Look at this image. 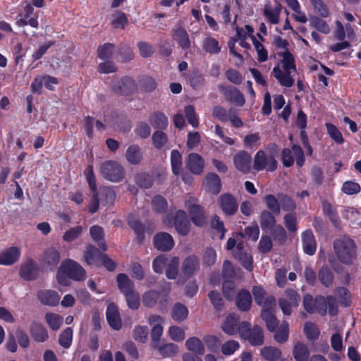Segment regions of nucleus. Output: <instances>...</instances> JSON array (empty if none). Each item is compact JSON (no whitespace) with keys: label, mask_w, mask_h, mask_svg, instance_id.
I'll list each match as a JSON object with an SVG mask.
<instances>
[{"label":"nucleus","mask_w":361,"mask_h":361,"mask_svg":"<svg viewBox=\"0 0 361 361\" xmlns=\"http://www.w3.org/2000/svg\"><path fill=\"white\" fill-rule=\"evenodd\" d=\"M274 43L280 49L277 54L281 59L273 68L274 76L281 86L290 87L294 84L293 74L296 72L295 59L293 54L287 49L288 43L286 39L276 37Z\"/></svg>","instance_id":"f257e3e1"},{"label":"nucleus","mask_w":361,"mask_h":361,"mask_svg":"<svg viewBox=\"0 0 361 361\" xmlns=\"http://www.w3.org/2000/svg\"><path fill=\"white\" fill-rule=\"evenodd\" d=\"M303 306L309 313L317 312L321 314H325L329 312L331 315H335L337 313L336 300L331 296L326 298L319 296L314 300L310 295H306L303 298Z\"/></svg>","instance_id":"f03ea898"},{"label":"nucleus","mask_w":361,"mask_h":361,"mask_svg":"<svg viewBox=\"0 0 361 361\" xmlns=\"http://www.w3.org/2000/svg\"><path fill=\"white\" fill-rule=\"evenodd\" d=\"M85 276V269L76 262L69 259L60 266L56 279L60 285L67 286L70 284V279L80 281Z\"/></svg>","instance_id":"7ed1b4c3"},{"label":"nucleus","mask_w":361,"mask_h":361,"mask_svg":"<svg viewBox=\"0 0 361 361\" xmlns=\"http://www.w3.org/2000/svg\"><path fill=\"white\" fill-rule=\"evenodd\" d=\"M334 250L338 259L344 264H350L355 258V245L349 238L337 239L334 242Z\"/></svg>","instance_id":"20e7f679"},{"label":"nucleus","mask_w":361,"mask_h":361,"mask_svg":"<svg viewBox=\"0 0 361 361\" xmlns=\"http://www.w3.org/2000/svg\"><path fill=\"white\" fill-rule=\"evenodd\" d=\"M235 243L234 238H229L227 241V249L233 250L234 257L240 260L246 269L251 271L252 269V257L248 249L240 243H238L236 246Z\"/></svg>","instance_id":"39448f33"},{"label":"nucleus","mask_w":361,"mask_h":361,"mask_svg":"<svg viewBox=\"0 0 361 361\" xmlns=\"http://www.w3.org/2000/svg\"><path fill=\"white\" fill-rule=\"evenodd\" d=\"M170 290L171 288L169 283H166L161 289L162 295L159 291L154 290H148L142 295V303L146 307H152L155 306L159 300L160 307H164L168 302L166 296Z\"/></svg>","instance_id":"423d86ee"},{"label":"nucleus","mask_w":361,"mask_h":361,"mask_svg":"<svg viewBox=\"0 0 361 361\" xmlns=\"http://www.w3.org/2000/svg\"><path fill=\"white\" fill-rule=\"evenodd\" d=\"M100 172L104 178L112 182L121 181L125 175L123 167L114 161L103 163L100 166Z\"/></svg>","instance_id":"0eeeda50"},{"label":"nucleus","mask_w":361,"mask_h":361,"mask_svg":"<svg viewBox=\"0 0 361 361\" xmlns=\"http://www.w3.org/2000/svg\"><path fill=\"white\" fill-rule=\"evenodd\" d=\"M240 334L241 337L249 341L252 345H260L264 342L262 329L258 326L250 329V324L243 322L240 325Z\"/></svg>","instance_id":"6e6552de"},{"label":"nucleus","mask_w":361,"mask_h":361,"mask_svg":"<svg viewBox=\"0 0 361 361\" xmlns=\"http://www.w3.org/2000/svg\"><path fill=\"white\" fill-rule=\"evenodd\" d=\"M164 224L167 226H174L178 234L186 235L190 229V223L188 219L185 212L178 210L176 213L173 220L166 217L164 220Z\"/></svg>","instance_id":"1a4fd4ad"},{"label":"nucleus","mask_w":361,"mask_h":361,"mask_svg":"<svg viewBox=\"0 0 361 361\" xmlns=\"http://www.w3.org/2000/svg\"><path fill=\"white\" fill-rule=\"evenodd\" d=\"M253 167L257 171L267 169L272 171L276 169L277 162L272 154L259 150L255 156Z\"/></svg>","instance_id":"9d476101"},{"label":"nucleus","mask_w":361,"mask_h":361,"mask_svg":"<svg viewBox=\"0 0 361 361\" xmlns=\"http://www.w3.org/2000/svg\"><path fill=\"white\" fill-rule=\"evenodd\" d=\"M276 311V303H273L271 300L268 301L261 311V317L265 322L267 329L271 332L275 331L279 325V321L275 316Z\"/></svg>","instance_id":"9b49d317"},{"label":"nucleus","mask_w":361,"mask_h":361,"mask_svg":"<svg viewBox=\"0 0 361 361\" xmlns=\"http://www.w3.org/2000/svg\"><path fill=\"white\" fill-rule=\"evenodd\" d=\"M295 159L298 166H302L305 161L304 153L300 146L293 145L291 149H286L283 151L282 161L285 166L293 165Z\"/></svg>","instance_id":"f8f14e48"},{"label":"nucleus","mask_w":361,"mask_h":361,"mask_svg":"<svg viewBox=\"0 0 361 361\" xmlns=\"http://www.w3.org/2000/svg\"><path fill=\"white\" fill-rule=\"evenodd\" d=\"M164 322V318L157 314H152L147 319V322L152 326L150 336L153 348H158V344L164 331L162 326Z\"/></svg>","instance_id":"ddd939ff"},{"label":"nucleus","mask_w":361,"mask_h":361,"mask_svg":"<svg viewBox=\"0 0 361 361\" xmlns=\"http://www.w3.org/2000/svg\"><path fill=\"white\" fill-rule=\"evenodd\" d=\"M300 298L294 290H287L285 295L279 300V306L283 313L290 315L293 308L298 306Z\"/></svg>","instance_id":"4468645a"},{"label":"nucleus","mask_w":361,"mask_h":361,"mask_svg":"<svg viewBox=\"0 0 361 361\" xmlns=\"http://www.w3.org/2000/svg\"><path fill=\"white\" fill-rule=\"evenodd\" d=\"M185 206L189 210L192 223L197 226H202L205 223V216L202 207L196 204V200L190 198L186 200Z\"/></svg>","instance_id":"2eb2a0df"},{"label":"nucleus","mask_w":361,"mask_h":361,"mask_svg":"<svg viewBox=\"0 0 361 361\" xmlns=\"http://www.w3.org/2000/svg\"><path fill=\"white\" fill-rule=\"evenodd\" d=\"M33 12V8L30 4H26L23 11L20 13L16 18V24L18 27H24L27 25L37 28L38 27L37 16L30 17Z\"/></svg>","instance_id":"dca6fc26"},{"label":"nucleus","mask_w":361,"mask_h":361,"mask_svg":"<svg viewBox=\"0 0 361 361\" xmlns=\"http://www.w3.org/2000/svg\"><path fill=\"white\" fill-rule=\"evenodd\" d=\"M235 168L243 173H247L252 169V157L245 151H239L233 158Z\"/></svg>","instance_id":"f3484780"},{"label":"nucleus","mask_w":361,"mask_h":361,"mask_svg":"<svg viewBox=\"0 0 361 361\" xmlns=\"http://www.w3.org/2000/svg\"><path fill=\"white\" fill-rule=\"evenodd\" d=\"M106 314L110 326L115 330H119L121 328L122 322L118 307L114 303L109 304Z\"/></svg>","instance_id":"a211bd4d"},{"label":"nucleus","mask_w":361,"mask_h":361,"mask_svg":"<svg viewBox=\"0 0 361 361\" xmlns=\"http://www.w3.org/2000/svg\"><path fill=\"white\" fill-rule=\"evenodd\" d=\"M154 244L157 249L161 251H168L173 248L174 241L170 234L162 232L154 236Z\"/></svg>","instance_id":"6ab92c4d"},{"label":"nucleus","mask_w":361,"mask_h":361,"mask_svg":"<svg viewBox=\"0 0 361 361\" xmlns=\"http://www.w3.org/2000/svg\"><path fill=\"white\" fill-rule=\"evenodd\" d=\"M186 166L191 173L199 175L203 171L204 161L200 155L191 153L187 159Z\"/></svg>","instance_id":"aec40b11"},{"label":"nucleus","mask_w":361,"mask_h":361,"mask_svg":"<svg viewBox=\"0 0 361 361\" xmlns=\"http://www.w3.org/2000/svg\"><path fill=\"white\" fill-rule=\"evenodd\" d=\"M37 297L43 305L51 307L58 305L60 301L59 293L52 290H42L38 292Z\"/></svg>","instance_id":"412c9836"},{"label":"nucleus","mask_w":361,"mask_h":361,"mask_svg":"<svg viewBox=\"0 0 361 361\" xmlns=\"http://www.w3.org/2000/svg\"><path fill=\"white\" fill-rule=\"evenodd\" d=\"M20 256V248L18 247H11L0 253V264L11 265L19 259Z\"/></svg>","instance_id":"4be33fe9"},{"label":"nucleus","mask_w":361,"mask_h":361,"mask_svg":"<svg viewBox=\"0 0 361 361\" xmlns=\"http://www.w3.org/2000/svg\"><path fill=\"white\" fill-rule=\"evenodd\" d=\"M199 268L200 262L198 258L196 256L192 255L184 259L181 269L185 276L190 277L198 271Z\"/></svg>","instance_id":"5701e85b"},{"label":"nucleus","mask_w":361,"mask_h":361,"mask_svg":"<svg viewBox=\"0 0 361 361\" xmlns=\"http://www.w3.org/2000/svg\"><path fill=\"white\" fill-rule=\"evenodd\" d=\"M220 205L223 212L226 215H232L238 209L237 201L229 194H224L221 196Z\"/></svg>","instance_id":"b1692460"},{"label":"nucleus","mask_w":361,"mask_h":361,"mask_svg":"<svg viewBox=\"0 0 361 361\" xmlns=\"http://www.w3.org/2000/svg\"><path fill=\"white\" fill-rule=\"evenodd\" d=\"M203 185L207 191L212 194H217L221 188V179L216 173H209L203 181Z\"/></svg>","instance_id":"393cba45"},{"label":"nucleus","mask_w":361,"mask_h":361,"mask_svg":"<svg viewBox=\"0 0 361 361\" xmlns=\"http://www.w3.org/2000/svg\"><path fill=\"white\" fill-rule=\"evenodd\" d=\"M173 38L183 49H188L190 47V42L186 30L181 26H176L173 29Z\"/></svg>","instance_id":"a878e982"},{"label":"nucleus","mask_w":361,"mask_h":361,"mask_svg":"<svg viewBox=\"0 0 361 361\" xmlns=\"http://www.w3.org/2000/svg\"><path fill=\"white\" fill-rule=\"evenodd\" d=\"M302 240L304 252L309 255H314L317 245L312 232L310 230L303 232Z\"/></svg>","instance_id":"bb28decb"},{"label":"nucleus","mask_w":361,"mask_h":361,"mask_svg":"<svg viewBox=\"0 0 361 361\" xmlns=\"http://www.w3.org/2000/svg\"><path fill=\"white\" fill-rule=\"evenodd\" d=\"M30 331L32 338L37 342H44L49 337L47 330L39 323L33 322Z\"/></svg>","instance_id":"cd10ccee"},{"label":"nucleus","mask_w":361,"mask_h":361,"mask_svg":"<svg viewBox=\"0 0 361 361\" xmlns=\"http://www.w3.org/2000/svg\"><path fill=\"white\" fill-rule=\"evenodd\" d=\"M281 13V6H271L267 4L264 6L263 14L267 20L271 24H277L279 21V16Z\"/></svg>","instance_id":"c85d7f7f"},{"label":"nucleus","mask_w":361,"mask_h":361,"mask_svg":"<svg viewBox=\"0 0 361 361\" xmlns=\"http://www.w3.org/2000/svg\"><path fill=\"white\" fill-rule=\"evenodd\" d=\"M310 350L307 346L301 342H297L293 349V355L295 361H309Z\"/></svg>","instance_id":"c756f323"},{"label":"nucleus","mask_w":361,"mask_h":361,"mask_svg":"<svg viewBox=\"0 0 361 361\" xmlns=\"http://www.w3.org/2000/svg\"><path fill=\"white\" fill-rule=\"evenodd\" d=\"M114 89L117 92L127 94L135 90V83L133 79L130 78H125L117 81Z\"/></svg>","instance_id":"7c9ffc66"},{"label":"nucleus","mask_w":361,"mask_h":361,"mask_svg":"<svg viewBox=\"0 0 361 361\" xmlns=\"http://www.w3.org/2000/svg\"><path fill=\"white\" fill-rule=\"evenodd\" d=\"M171 314L174 321L180 322L188 318L189 311L185 305L180 302H176L173 305L171 309Z\"/></svg>","instance_id":"2f4dec72"},{"label":"nucleus","mask_w":361,"mask_h":361,"mask_svg":"<svg viewBox=\"0 0 361 361\" xmlns=\"http://www.w3.org/2000/svg\"><path fill=\"white\" fill-rule=\"evenodd\" d=\"M252 294L256 303L261 306L262 308L267 305L269 300H271L273 303H276L274 298L271 296H268L261 286H254Z\"/></svg>","instance_id":"473e14b6"},{"label":"nucleus","mask_w":361,"mask_h":361,"mask_svg":"<svg viewBox=\"0 0 361 361\" xmlns=\"http://www.w3.org/2000/svg\"><path fill=\"white\" fill-rule=\"evenodd\" d=\"M239 318L235 314H230L226 319L224 322L222 329L223 331L228 334L233 335L238 331H240V326H238Z\"/></svg>","instance_id":"72a5a7b5"},{"label":"nucleus","mask_w":361,"mask_h":361,"mask_svg":"<svg viewBox=\"0 0 361 361\" xmlns=\"http://www.w3.org/2000/svg\"><path fill=\"white\" fill-rule=\"evenodd\" d=\"M186 348L196 355L204 353V345L202 341L197 337L192 336L188 338L185 343Z\"/></svg>","instance_id":"f704fd0d"},{"label":"nucleus","mask_w":361,"mask_h":361,"mask_svg":"<svg viewBox=\"0 0 361 361\" xmlns=\"http://www.w3.org/2000/svg\"><path fill=\"white\" fill-rule=\"evenodd\" d=\"M102 255L99 250L92 245H87L84 252V259L89 265H97L98 260Z\"/></svg>","instance_id":"c9c22d12"},{"label":"nucleus","mask_w":361,"mask_h":361,"mask_svg":"<svg viewBox=\"0 0 361 361\" xmlns=\"http://www.w3.org/2000/svg\"><path fill=\"white\" fill-rule=\"evenodd\" d=\"M37 273V268L35 263L32 260H28L21 266L20 274L21 277L26 280H32L35 278Z\"/></svg>","instance_id":"e433bc0d"},{"label":"nucleus","mask_w":361,"mask_h":361,"mask_svg":"<svg viewBox=\"0 0 361 361\" xmlns=\"http://www.w3.org/2000/svg\"><path fill=\"white\" fill-rule=\"evenodd\" d=\"M116 281L118 288L123 295L134 290V283L126 274H119Z\"/></svg>","instance_id":"4c0bfd02"},{"label":"nucleus","mask_w":361,"mask_h":361,"mask_svg":"<svg viewBox=\"0 0 361 361\" xmlns=\"http://www.w3.org/2000/svg\"><path fill=\"white\" fill-rule=\"evenodd\" d=\"M60 260V254L55 248L48 249L43 257L42 262L50 268L55 267Z\"/></svg>","instance_id":"58836bf2"},{"label":"nucleus","mask_w":361,"mask_h":361,"mask_svg":"<svg viewBox=\"0 0 361 361\" xmlns=\"http://www.w3.org/2000/svg\"><path fill=\"white\" fill-rule=\"evenodd\" d=\"M260 355L262 357L268 361H276L281 358V350L274 346H266L261 349Z\"/></svg>","instance_id":"ea45409f"},{"label":"nucleus","mask_w":361,"mask_h":361,"mask_svg":"<svg viewBox=\"0 0 361 361\" xmlns=\"http://www.w3.org/2000/svg\"><path fill=\"white\" fill-rule=\"evenodd\" d=\"M90 234L92 238L98 243V245L103 250H106L107 246L105 242L103 240L104 236V232L103 228L97 225L92 226L90 228Z\"/></svg>","instance_id":"a19ab883"},{"label":"nucleus","mask_w":361,"mask_h":361,"mask_svg":"<svg viewBox=\"0 0 361 361\" xmlns=\"http://www.w3.org/2000/svg\"><path fill=\"white\" fill-rule=\"evenodd\" d=\"M126 157L130 164H138L142 159V154L138 146L131 145L126 151Z\"/></svg>","instance_id":"79ce46f5"},{"label":"nucleus","mask_w":361,"mask_h":361,"mask_svg":"<svg viewBox=\"0 0 361 361\" xmlns=\"http://www.w3.org/2000/svg\"><path fill=\"white\" fill-rule=\"evenodd\" d=\"M45 321L51 330L57 331L63 324V318L59 314L47 312L45 314Z\"/></svg>","instance_id":"37998d69"},{"label":"nucleus","mask_w":361,"mask_h":361,"mask_svg":"<svg viewBox=\"0 0 361 361\" xmlns=\"http://www.w3.org/2000/svg\"><path fill=\"white\" fill-rule=\"evenodd\" d=\"M179 259L176 257H169V261L165 269V274L169 279L176 278L178 272Z\"/></svg>","instance_id":"c03bdc74"},{"label":"nucleus","mask_w":361,"mask_h":361,"mask_svg":"<svg viewBox=\"0 0 361 361\" xmlns=\"http://www.w3.org/2000/svg\"><path fill=\"white\" fill-rule=\"evenodd\" d=\"M251 303L252 299L250 293L247 290L240 291L236 300L238 307L243 311H247L250 309Z\"/></svg>","instance_id":"a18cd8bd"},{"label":"nucleus","mask_w":361,"mask_h":361,"mask_svg":"<svg viewBox=\"0 0 361 361\" xmlns=\"http://www.w3.org/2000/svg\"><path fill=\"white\" fill-rule=\"evenodd\" d=\"M202 48L206 52L212 54H218L221 51L219 42L212 37H207L204 39Z\"/></svg>","instance_id":"49530a36"},{"label":"nucleus","mask_w":361,"mask_h":361,"mask_svg":"<svg viewBox=\"0 0 361 361\" xmlns=\"http://www.w3.org/2000/svg\"><path fill=\"white\" fill-rule=\"evenodd\" d=\"M226 97L236 106H242L245 100L243 94L236 88H230L225 92Z\"/></svg>","instance_id":"de8ad7c7"},{"label":"nucleus","mask_w":361,"mask_h":361,"mask_svg":"<svg viewBox=\"0 0 361 361\" xmlns=\"http://www.w3.org/2000/svg\"><path fill=\"white\" fill-rule=\"evenodd\" d=\"M288 323L286 321H283L279 326L278 330L276 331L274 337L277 343H283L288 340Z\"/></svg>","instance_id":"09e8293b"},{"label":"nucleus","mask_w":361,"mask_h":361,"mask_svg":"<svg viewBox=\"0 0 361 361\" xmlns=\"http://www.w3.org/2000/svg\"><path fill=\"white\" fill-rule=\"evenodd\" d=\"M151 125L156 128H164L168 125L167 117L162 113H154L149 117Z\"/></svg>","instance_id":"8fccbe9b"},{"label":"nucleus","mask_w":361,"mask_h":361,"mask_svg":"<svg viewBox=\"0 0 361 361\" xmlns=\"http://www.w3.org/2000/svg\"><path fill=\"white\" fill-rule=\"evenodd\" d=\"M157 349L159 353L164 357H172L178 353V347L177 345L169 343L162 345H159L158 344V348H154Z\"/></svg>","instance_id":"3c124183"},{"label":"nucleus","mask_w":361,"mask_h":361,"mask_svg":"<svg viewBox=\"0 0 361 361\" xmlns=\"http://www.w3.org/2000/svg\"><path fill=\"white\" fill-rule=\"evenodd\" d=\"M171 164L173 173L175 175H178L182 168V157L178 151L175 149L171 151Z\"/></svg>","instance_id":"603ef678"},{"label":"nucleus","mask_w":361,"mask_h":361,"mask_svg":"<svg viewBox=\"0 0 361 361\" xmlns=\"http://www.w3.org/2000/svg\"><path fill=\"white\" fill-rule=\"evenodd\" d=\"M168 334L170 338L176 342H182L185 337L184 329L175 325L169 328Z\"/></svg>","instance_id":"864d4df0"},{"label":"nucleus","mask_w":361,"mask_h":361,"mask_svg":"<svg viewBox=\"0 0 361 361\" xmlns=\"http://www.w3.org/2000/svg\"><path fill=\"white\" fill-rule=\"evenodd\" d=\"M169 261V258L166 257L164 255L157 257L152 262V268L154 272L157 274H162L165 270Z\"/></svg>","instance_id":"5fc2aeb1"},{"label":"nucleus","mask_w":361,"mask_h":361,"mask_svg":"<svg viewBox=\"0 0 361 361\" xmlns=\"http://www.w3.org/2000/svg\"><path fill=\"white\" fill-rule=\"evenodd\" d=\"M128 307L131 310H137L140 305V295L135 290L124 295Z\"/></svg>","instance_id":"6e6d98bb"},{"label":"nucleus","mask_w":361,"mask_h":361,"mask_svg":"<svg viewBox=\"0 0 361 361\" xmlns=\"http://www.w3.org/2000/svg\"><path fill=\"white\" fill-rule=\"evenodd\" d=\"M148 334L147 326H137L133 330V338L136 341L144 343L147 340Z\"/></svg>","instance_id":"4d7b16f0"},{"label":"nucleus","mask_w":361,"mask_h":361,"mask_svg":"<svg viewBox=\"0 0 361 361\" xmlns=\"http://www.w3.org/2000/svg\"><path fill=\"white\" fill-rule=\"evenodd\" d=\"M304 333L309 340L317 339L319 336V331L317 325L312 322H306L304 325Z\"/></svg>","instance_id":"13d9d810"},{"label":"nucleus","mask_w":361,"mask_h":361,"mask_svg":"<svg viewBox=\"0 0 361 361\" xmlns=\"http://www.w3.org/2000/svg\"><path fill=\"white\" fill-rule=\"evenodd\" d=\"M252 44L257 53V60L259 62L266 61L268 59V51L264 48V45L259 42L256 37L252 38Z\"/></svg>","instance_id":"bf43d9fd"},{"label":"nucleus","mask_w":361,"mask_h":361,"mask_svg":"<svg viewBox=\"0 0 361 361\" xmlns=\"http://www.w3.org/2000/svg\"><path fill=\"white\" fill-rule=\"evenodd\" d=\"M82 227L77 226L66 231L63 235V240L66 242H72L76 240L82 233Z\"/></svg>","instance_id":"052dcab7"},{"label":"nucleus","mask_w":361,"mask_h":361,"mask_svg":"<svg viewBox=\"0 0 361 361\" xmlns=\"http://www.w3.org/2000/svg\"><path fill=\"white\" fill-rule=\"evenodd\" d=\"M319 279L321 283L326 287H329L332 284L333 274L328 267L325 266L321 269L319 273Z\"/></svg>","instance_id":"680f3d73"},{"label":"nucleus","mask_w":361,"mask_h":361,"mask_svg":"<svg viewBox=\"0 0 361 361\" xmlns=\"http://www.w3.org/2000/svg\"><path fill=\"white\" fill-rule=\"evenodd\" d=\"M73 340V330L71 328H66L59 336V343L65 348H68Z\"/></svg>","instance_id":"e2e57ef3"},{"label":"nucleus","mask_w":361,"mask_h":361,"mask_svg":"<svg viewBox=\"0 0 361 361\" xmlns=\"http://www.w3.org/2000/svg\"><path fill=\"white\" fill-rule=\"evenodd\" d=\"M275 224L274 216L268 211H264L261 214L260 224L262 229L271 228Z\"/></svg>","instance_id":"0e129e2a"},{"label":"nucleus","mask_w":361,"mask_h":361,"mask_svg":"<svg viewBox=\"0 0 361 361\" xmlns=\"http://www.w3.org/2000/svg\"><path fill=\"white\" fill-rule=\"evenodd\" d=\"M264 201L267 207L275 214H279L281 210L280 202L279 198H276L272 195L265 196Z\"/></svg>","instance_id":"69168bd1"},{"label":"nucleus","mask_w":361,"mask_h":361,"mask_svg":"<svg viewBox=\"0 0 361 361\" xmlns=\"http://www.w3.org/2000/svg\"><path fill=\"white\" fill-rule=\"evenodd\" d=\"M327 132L331 139H333L336 143L342 144L344 141L340 130L333 124H326Z\"/></svg>","instance_id":"338daca9"},{"label":"nucleus","mask_w":361,"mask_h":361,"mask_svg":"<svg viewBox=\"0 0 361 361\" xmlns=\"http://www.w3.org/2000/svg\"><path fill=\"white\" fill-rule=\"evenodd\" d=\"M185 114L188 123L193 128H197L199 126V119L197 117L194 107L191 105L186 106L185 107Z\"/></svg>","instance_id":"774afa93"}]
</instances>
